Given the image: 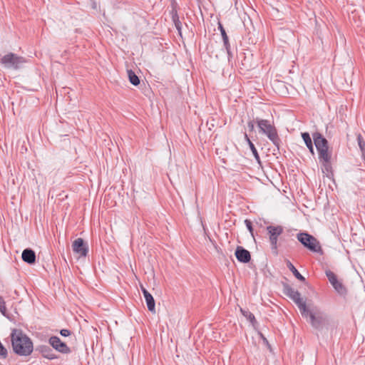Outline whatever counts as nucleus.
<instances>
[{
  "label": "nucleus",
  "mask_w": 365,
  "mask_h": 365,
  "mask_svg": "<svg viewBox=\"0 0 365 365\" xmlns=\"http://www.w3.org/2000/svg\"><path fill=\"white\" fill-rule=\"evenodd\" d=\"M225 48L226 49V51L228 54V56H231V51H230V44L229 43V39H227L226 41H223Z\"/></svg>",
  "instance_id": "bb28decb"
},
{
  "label": "nucleus",
  "mask_w": 365,
  "mask_h": 365,
  "mask_svg": "<svg viewBox=\"0 0 365 365\" xmlns=\"http://www.w3.org/2000/svg\"><path fill=\"white\" fill-rule=\"evenodd\" d=\"M36 253L31 249H25L22 252L21 258L24 262L28 264H34L36 262Z\"/></svg>",
  "instance_id": "4468645a"
},
{
  "label": "nucleus",
  "mask_w": 365,
  "mask_h": 365,
  "mask_svg": "<svg viewBox=\"0 0 365 365\" xmlns=\"http://www.w3.org/2000/svg\"><path fill=\"white\" fill-rule=\"evenodd\" d=\"M302 137L306 145H311V144L312 143V140L310 137V135L308 133H306V132L302 133Z\"/></svg>",
  "instance_id": "412c9836"
},
{
  "label": "nucleus",
  "mask_w": 365,
  "mask_h": 365,
  "mask_svg": "<svg viewBox=\"0 0 365 365\" xmlns=\"http://www.w3.org/2000/svg\"><path fill=\"white\" fill-rule=\"evenodd\" d=\"M308 317L311 325L316 329H322L327 322V317L319 310H309Z\"/></svg>",
  "instance_id": "6e6552de"
},
{
  "label": "nucleus",
  "mask_w": 365,
  "mask_h": 365,
  "mask_svg": "<svg viewBox=\"0 0 365 365\" xmlns=\"http://www.w3.org/2000/svg\"><path fill=\"white\" fill-rule=\"evenodd\" d=\"M49 344L58 352L62 354L71 353V349L58 336H51L48 339Z\"/></svg>",
  "instance_id": "9d476101"
},
{
  "label": "nucleus",
  "mask_w": 365,
  "mask_h": 365,
  "mask_svg": "<svg viewBox=\"0 0 365 365\" xmlns=\"http://www.w3.org/2000/svg\"><path fill=\"white\" fill-rule=\"evenodd\" d=\"M235 255L237 259L242 263H247L251 259L250 252L242 246L237 247Z\"/></svg>",
  "instance_id": "f8f14e48"
},
{
  "label": "nucleus",
  "mask_w": 365,
  "mask_h": 365,
  "mask_svg": "<svg viewBox=\"0 0 365 365\" xmlns=\"http://www.w3.org/2000/svg\"><path fill=\"white\" fill-rule=\"evenodd\" d=\"M307 147L308 148L312 154L314 153L313 143H312L311 145H307Z\"/></svg>",
  "instance_id": "7c9ffc66"
},
{
  "label": "nucleus",
  "mask_w": 365,
  "mask_h": 365,
  "mask_svg": "<svg viewBox=\"0 0 365 365\" xmlns=\"http://www.w3.org/2000/svg\"><path fill=\"white\" fill-rule=\"evenodd\" d=\"M128 76L129 81L133 86H136L140 84V79L133 71L128 70Z\"/></svg>",
  "instance_id": "f3484780"
},
{
  "label": "nucleus",
  "mask_w": 365,
  "mask_h": 365,
  "mask_svg": "<svg viewBox=\"0 0 365 365\" xmlns=\"http://www.w3.org/2000/svg\"><path fill=\"white\" fill-rule=\"evenodd\" d=\"M255 121L254 120H250L248 123H247V126L249 128V130L250 131H253L254 130V128H255Z\"/></svg>",
  "instance_id": "c85d7f7f"
},
{
  "label": "nucleus",
  "mask_w": 365,
  "mask_h": 365,
  "mask_svg": "<svg viewBox=\"0 0 365 365\" xmlns=\"http://www.w3.org/2000/svg\"><path fill=\"white\" fill-rule=\"evenodd\" d=\"M241 312H242V314L247 318L252 323H253L255 321V317L253 314L249 312H245L242 309H241Z\"/></svg>",
  "instance_id": "b1692460"
},
{
  "label": "nucleus",
  "mask_w": 365,
  "mask_h": 365,
  "mask_svg": "<svg viewBox=\"0 0 365 365\" xmlns=\"http://www.w3.org/2000/svg\"><path fill=\"white\" fill-rule=\"evenodd\" d=\"M73 251L81 257H86L88 247L82 238H77L72 244Z\"/></svg>",
  "instance_id": "9b49d317"
},
{
  "label": "nucleus",
  "mask_w": 365,
  "mask_h": 365,
  "mask_svg": "<svg viewBox=\"0 0 365 365\" xmlns=\"http://www.w3.org/2000/svg\"><path fill=\"white\" fill-rule=\"evenodd\" d=\"M10 336L14 353L19 356H29L32 353L33 342L22 330L14 329Z\"/></svg>",
  "instance_id": "f03ea898"
},
{
  "label": "nucleus",
  "mask_w": 365,
  "mask_h": 365,
  "mask_svg": "<svg viewBox=\"0 0 365 365\" xmlns=\"http://www.w3.org/2000/svg\"><path fill=\"white\" fill-rule=\"evenodd\" d=\"M218 29L220 31L223 41L229 39L223 26L220 23H219Z\"/></svg>",
  "instance_id": "5701e85b"
},
{
  "label": "nucleus",
  "mask_w": 365,
  "mask_h": 365,
  "mask_svg": "<svg viewBox=\"0 0 365 365\" xmlns=\"http://www.w3.org/2000/svg\"><path fill=\"white\" fill-rule=\"evenodd\" d=\"M326 276L328 278L329 282L340 295H346L347 294V289L341 282L338 280L337 276L331 270H326Z\"/></svg>",
  "instance_id": "1a4fd4ad"
},
{
  "label": "nucleus",
  "mask_w": 365,
  "mask_h": 365,
  "mask_svg": "<svg viewBox=\"0 0 365 365\" xmlns=\"http://www.w3.org/2000/svg\"><path fill=\"white\" fill-rule=\"evenodd\" d=\"M357 141H358V145L360 148V150H361L362 154L364 155H365V141L361 134H359L357 135Z\"/></svg>",
  "instance_id": "6ab92c4d"
},
{
  "label": "nucleus",
  "mask_w": 365,
  "mask_h": 365,
  "mask_svg": "<svg viewBox=\"0 0 365 365\" xmlns=\"http://www.w3.org/2000/svg\"><path fill=\"white\" fill-rule=\"evenodd\" d=\"M267 230L269 234V242L271 244L272 250L274 251L275 254H277V241L278 237L280 235L282 234L284 229L281 225H269L267 227Z\"/></svg>",
  "instance_id": "0eeeda50"
},
{
  "label": "nucleus",
  "mask_w": 365,
  "mask_h": 365,
  "mask_svg": "<svg viewBox=\"0 0 365 365\" xmlns=\"http://www.w3.org/2000/svg\"><path fill=\"white\" fill-rule=\"evenodd\" d=\"M26 62L27 61L24 57L11 52L4 55L0 59V63L4 68L14 70L20 69Z\"/></svg>",
  "instance_id": "39448f33"
},
{
  "label": "nucleus",
  "mask_w": 365,
  "mask_h": 365,
  "mask_svg": "<svg viewBox=\"0 0 365 365\" xmlns=\"http://www.w3.org/2000/svg\"><path fill=\"white\" fill-rule=\"evenodd\" d=\"M60 333L63 336H68L71 334V331L68 329H61Z\"/></svg>",
  "instance_id": "c756f323"
},
{
  "label": "nucleus",
  "mask_w": 365,
  "mask_h": 365,
  "mask_svg": "<svg viewBox=\"0 0 365 365\" xmlns=\"http://www.w3.org/2000/svg\"><path fill=\"white\" fill-rule=\"evenodd\" d=\"M0 312L6 316L7 309L6 307V302L2 296L0 295Z\"/></svg>",
  "instance_id": "aec40b11"
},
{
  "label": "nucleus",
  "mask_w": 365,
  "mask_h": 365,
  "mask_svg": "<svg viewBox=\"0 0 365 365\" xmlns=\"http://www.w3.org/2000/svg\"><path fill=\"white\" fill-rule=\"evenodd\" d=\"M287 268L292 272L294 277L301 282H304L305 278L298 272L293 264L289 261H286Z\"/></svg>",
  "instance_id": "dca6fc26"
},
{
  "label": "nucleus",
  "mask_w": 365,
  "mask_h": 365,
  "mask_svg": "<svg viewBox=\"0 0 365 365\" xmlns=\"http://www.w3.org/2000/svg\"><path fill=\"white\" fill-rule=\"evenodd\" d=\"M8 356L7 349L4 347V346L0 341V356L1 358L6 359Z\"/></svg>",
  "instance_id": "393cba45"
},
{
  "label": "nucleus",
  "mask_w": 365,
  "mask_h": 365,
  "mask_svg": "<svg viewBox=\"0 0 365 365\" xmlns=\"http://www.w3.org/2000/svg\"><path fill=\"white\" fill-rule=\"evenodd\" d=\"M297 240L307 249L314 252H322V250L319 242L308 233H299Z\"/></svg>",
  "instance_id": "423d86ee"
},
{
  "label": "nucleus",
  "mask_w": 365,
  "mask_h": 365,
  "mask_svg": "<svg viewBox=\"0 0 365 365\" xmlns=\"http://www.w3.org/2000/svg\"><path fill=\"white\" fill-rule=\"evenodd\" d=\"M245 223L246 225L247 228L250 232L252 235H253V229H252V222L249 220H245Z\"/></svg>",
  "instance_id": "cd10ccee"
},
{
  "label": "nucleus",
  "mask_w": 365,
  "mask_h": 365,
  "mask_svg": "<svg viewBox=\"0 0 365 365\" xmlns=\"http://www.w3.org/2000/svg\"><path fill=\"white\" fill-rule=\"evenodd\" d=\"M171 6H172V9L170 11V15H171L173 21L179 20L180 18H179V16L178 14V4L175 2V1H173Z\"/></svg>",
  "instance_id": "a211bd4d"
},
{
  "label": "nucleus",
  "mask_w": 365,
  "mask_h": 365,
  "mask_svg": "<svg viewBox=\"0 0 365 365\" xmlns=\"http://www.w3.org/2000/svg\"><path fill=\"white\" fill-rule=\"evenodd\" d=\"M173 23L175 24L176 29L178 31L179 35L182 36V23H181V21L179 19L177 21H174Z\"/></svg>",
  "instance_id": "a878e982"
},
{
  "label": "nucleus",
  "mask_w": 365,
  "mask_h": 365,
  "mask_svg": "<svg viewBox=\"0 0 365 365\" xmlns=\"http://www.w3.org/2000/svg\"><path fill=\"white\" fill-rule=\"evenodd\" d=\"M249 145V147L250 148V150H252L255 158H256V160H259V155L258 154V152L255 146V145L252 143V142H250V144Z\"/></svg>",
  "instance_id": "4be33fe9"
},
{
  "label": "nucleus",
  "mask_w": 365,
  "mask_h": 365,
  "mask_svg": "<svg viewBox=\"0 0 365 365\" xmlns=\"http://www.w3.org/2000/svg\"><path fill=\"white\" fill-rule=\"evenodd\" d=\"M284 294L297 304L302 317H307L309 309L305 301L301 297V294L289 284L284 286Z\"/></svg>",
  "instance_id": "20e7f679"
},
{
  "label": "nucleus",
  "mask_w": 365,
  "mask_h": 365,
  "mask_svg": "<svg viewBox=\"0 0 365 365\" xmlns=\"http://www.w3.org/2000/svg\"><path fill=\"white\" fill-rule=\"evenodd\" d=\"M244 136H245V139L247 141V143L248 144H250V142H252V141L250 140V138L248 137V135H247V134L246 133H245Z\"/></svg>",
  "instance_id": "2f4dec72"
},
{
  "label": "nucleus",
  "mask_w": 365,
  "mask_h": 365,
  "mask_svg": "<svg viewBox=\"0 0 365 365\" xmlns=\"http://www.w3.org/2000/svg\"><path fill=\"white\" fill-rule=\"evenodd\" d=\"M148 309L152 313H155V302L152 294L143 287H141Z\"/></svg>",
  "instance_id": "ddd939ff"
},
{
  "label": "nucleus",
  "mask_w": 365,
  "mask_h": 365,
  "mask_svg": "<svg viewBox=\"0 0 365 365\" xmlns=\"http://www.w3.org/2000/svg\"><path fill=\"white\" fill-rule=\"evenodd\" d=\"M38 350L41 354L42 356L48 359H55L57 358L53 349L47 345L39 346Z\"/></svg>",
  "instance_id": "2eb2a0df"
},
{
  "label": "nucleus",
  "mask_w": 365,
  "mask_h": 365,
  "mask_svg": "<svg viewBox=\"0 0 365 365\" xmlns=\"http://www.w3.org/2000/svg\"><path fill=\"white\" fill-rule=\"evenodd\" d=\"M255 123L259 128V133L265 135L279 150L282 140L279 137L277 130L274 123L269 120L259 119L258 118L255 119Z\"/></svg>",
  "instance_id": "7ed1b4c3"
},
{
  "label": "nucleus",
  "mask_w": 365,
  "mask_h": 365,
  "mask_svg": "<svg viewBox=\"0 0 365 365\" xmlns=\"http://www.w3.org/2000/svg\"><path fill=\"white\" fill-rule=\"evenodd\" d=\"M312 136L319 153V161L322 165V170L327 177L331 178L333 175L331 164L332 152L329 149L328 141L318 132L313 133Z\"/></svg>",
  "instance_id": "f257e3e1"
}]
</instances>
